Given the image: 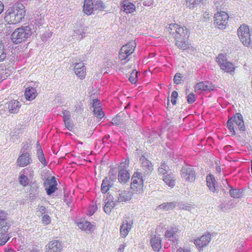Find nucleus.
<instances>
[{"label": "nucleus", "mask_w": 252, "mask_h": 252, "mask_svg": "<svg viewBox=\"0 0 252 252\" xmlns=\"http://www.w3.org/2000/svg\"><path fill=\"white\" fill-rule=\"evenodd\" d=\"M86 29L84 27H80L73 31L72 37L77 40H80L85 37Z\"/></svg>", "instance_id": "obj_27"}, {"label": "nucleus", "mask_w": 252, "mask_h": 252, "mask_svg": "<svg viewBox=\"0 0 252 252\" xmlns=\"http://www.w3.org/2000/svg\"><path fill=\"white\" fill-rule=\"evenodd\" d=\"M164 183L171 188L175 186V176L173 174L164 175L163 178Z\"/></svg>", "instance_id": "obj_34"}, {"label": "nucleus", "mask_w": 252, "mask_h": 252, "mask_svg": "<svg viewBox=\"0 0 252 252\" xmlns=\"http://www.w3.org/2000/svg\"><path fill=\"white\" fill-rule=\"evenodd\" d=\"M116 179V176L113 175L112 177H106L102 181L101 186V191L103 193H105L109 190L112 183V182Z\"/></svg>", "instance_id": "obj_21"}, {"label": "nucleus", "mask_w": 252, "mask_h": 252, "mask_svg": "<svg viewBox=\"0 0 252 252\" xmlns=\"http://www.w3.org/2000/svg\"><path fill=\"white\" fill-rule=\"evenodd\" d=\"M207 185L209 189L213 192H215L217 189L215 185L216 180L214 176L212 175H209L206 177Z\"/></svg>", "instance_id": "obj_33"}, {"label": "nucleus", "mask_w": 252, "mask_h": 252, "mask_svg": "<svg viewBox=\"0 0 252 252\" xmlns=\"http://www.w3.org/2000/svg\"><path fill=\"white\" fill-rule=\"evenodd\" d=\"M42 23L39 22L38 19L32 21L28 25L22 26L16 29L11 34V40L15 44H19L26 41L29 38L33 32H36L37 28H39Z\"/></svg>", "instance_id": "obj_1"}, {"label": "nucleus", "mask_w": 252, "mask_h": 252, "mask_svg": "<svg viewBox=\"0 0 252 252\" xmlns=\"http://www.w3.org/2000/svg\"><path fill=\"white\" fill-rule=\"evenodd\" d=\"M227 126L232 135H235L236 133V130L237 129L240 131H244L245 130L242 116L239 113H236L229 119L227 122Z\"/></svg>", "instance_id": "obj_3"}, {"label": "nucleus", "mask_w": 252, "mask_h": 252, "mask_svg": "<svg viewBox=\"0 0 252 252\" xmlns=\"http://www.w3.org/2000/svg\"><path fill=\"white\" fill-rule=\"evenodd\" d=\"M121 10L126 14L132 13L136 10L135 5L128 0H124L120 3Z\"/></svg>", "instance_id": "obj_18"}, {"label": "nucleus", "mask_w": 252, "mask_h": 252, "mask_svg": "<svg viewBox=\"0 0 252 252\" xmlns=\"http://www.w3.org/2000/svg\"><path fill=\"white\" fill-rule=\"evenodd\" d=\"M74 72L80 79L86 76V68L83 63H76L74 66Z\"/></svg>", "instance_id": "obj_23"}, {"label": "nucleus", "mask_w": 252, "mask_h": 252, "mask_svg": "<svg viewBox=\"0 0 252 252\" xmlns=\"http://www.w3.org/2000/svg\"><path fill=\"white\" fill-rule=\"evenodd\" d=\"M19 182L21 185L25 187L29 184V179L25 175H21L19 178Z\"/></svg>", "instance_id": "obj_45"}, {"label": "nucleus", "mask_w": 252, "mask_h": 252, "mask_svg": "<svg viewBox=\"0 0 252 252\" xmlns=\"http://www.w3.org/2000/svg\"><path fill=\"white\" fill-rule=\"evenodd\" d=\"M52 35V32H46L41 35V39L43 41H46L50 39Z\"/></svg>", "instance_id": "obj_48"}, {"label": "nucleus", "mask_w": 252, "mask_h": 252, "mask_svg": "<svg viewBox=\"0 0 252 252\" xmlns=\"http://www.w3.org/2000/svg\"><path fill=\"white\" fill-rule=\"evenodd\" d=\"M94 9L102 10L104 8L103 3L100 0H97L94 3Z\"/></svg>", "instance_id": "obj_47"}, {"label": "nucleus", "mask_w": 252, "mask_h": 252, "mask_svg": "<svg viewBox=\"0 0 252 252\" xmlns=\"http://www.w3.org/2000/svg\"><path fill=\"white\" fill-rule=\"evenodd\" d=\"M202 0H187V6L190 9L197 6Z\"/></svg>", "instance_id": "obj_40"}, {"label": "nucleus", "mask_w": 252, "mask_h": 252, "mask_svg": "<svg viewBox=\"0 0 252 252\" xmlns=\"http://www.w3.org/2000/svg\"><path fill=\"white\" fill-rule=\"evenodd\" d=\"M140 161L141 167L145 175L148 174L153 171V167L151 162L145 158L144 156L141 157Z\"/></svg>", "instance_id": "obj_16"}, {"label": "nucleus", "mask_w": 252, "mask_h": 252, "mask_svg": "<svg viewBox=\"0 0 252 252\" xmlns=\"http://www.w3.org/2000/svg\"><path fill=\"white\" fill-rule=\"evenodd\" d=\"M0 246H3L8 241L9 237L8 236L7 232L0 233Z\"/></svg>", "instance_id": "obj_42"}, {"label": "nucleus", "mask_w": 252, "mask_h": 252, "mask_svg": "<svg viewBox=\"0 0 252 252\" xmlns=\"http://www.w3.org/2000/svg\"><path fill=\"white\" fill-rule=\"evenodd\" d=\"M175 206L176 204L174 202L164 203L158 205L157 207V209H161L163 211H169L173 210L175 207Z\"/></svg>", "instance_id": "obj_37"}, {"label": "nucleus", "mask_w": 252, "mask_h": 252, "mask_svg": "<svg viewBox=\"0 0 252 252\" xmlns=\"http://www.w3.org/2000/svg\"><path fill=\"white\" fill-rule=\"evenodd\" d=\"M230 194L232 197L238 198L242 196V191L240 189H231L230 190Z\"/></svg>", "instance_id": "obj_39"}, {"label": "nucleus", "mask_w": 252, "mask_h": 252, "mask_svg": "<svg viewBox=\"0 0 252 252\" xmlns=\"http://www.w3.org/2000/svg\"><path fill=\"white\" fill-rule=\"evenodd\" d=\"M135 47L136 43L133 40L123 46L119 53V59L121 61L126 60L134 52Z\"/></svg>", "instance_id": "obj_10"}, {"label": "nucleus", "mask_w": 252, "mask_h": 252, "mask_svg": "<svg viewBox=\"0 0 252 252\" xmlns=\"http://www.w3.org/2000/svg\"><path fill=\"white\" fill-rule=\"evenodd\" d=\"M25 14L26 10L23 4L14 5L6 10L4 20L9 24H17L22 21Z\"/></svg>", "instance_id": "obj_2"}, {"label": "nucleus", "mask_w": 252, "mask_h": 252, "mask_svg": "<svg viewBox=\"0 0 252 252\" xmlns=\"http://www.w3.org/2000/svg\"><path fill=\"white\" fill-rule=\"evenodd\" d=\"M177 252H191L189 250H187L186 251H185L184 250H183L182 248H179L177 250Z\"/></svg>", "instance_id": "obj_64"}, {"label": "nucleus", "mask_w": 252, "mask_h": 252, "mask_svg": "<svg viewBox=\"0 0 252 252\" xmlns=\"http://www.w3.org/2000/svg\"><path fill=\"white\" fill-rule=\"evenodd\" d=\"M46 252H61L63 249V246L59 241L53 240L46 246Z\"/></svg>", "instance_id": "obj_15"}, {"label": "nucleus", "mask_w": 252, "mask_h": 252, "mask_svg": "<svg viewBox=\"0 0 252 252\" xmlns=\"http://www.w3.org/2000/svg\"><path fill=\"white\" fill-rule=\"evenodd\" d=\"M211 240V235L209 234L202 235L201 237L194 241V244L199 249L206 246Z\"/></svg>", "instance_id": "obj_19"}, {"label": "nucleus", "mask_w": 252, "mask_h": 252, "mask_svg": "<svg viewBox=\"0 0 252 252\" xmlns=\"http://www.w3.org/2000/svg\"><path fill=\"white\" fill-rule=\"evenodd\" d=\"M65 126L69 131H72L73 129V124L71 120L63 121Z\"/></svg>", "instance_id": "obj_50"}, {"label": "nucleus", "mask_w": 252, "mask_h": 252, "mask_svg": "<svg viewBox=\"0 0 252 252\" xmlns=\"http://www.w3.org/2000/svg\"><path fill=\"white\" fill-rule=\"evenodd\" d=\"M8 57V54L2 40L0 39V63L3 62Z\"/></svg>", "instance_id": "obj_35"}, {"label": "nucleus", "mask_w": 252, "mask_h": 252, "mask_svg": "<svg viewBox=\"0 0 252 252\" xmlns=\"http://www.w3.org/2000/svg\"><path fill=\"white\" fill-rule=\"evenodd\" d=\"M130 178L129 173L126 169L123 168L119 169L118 180L121 183H125L128 181Z\"/></svg>", "instance_id": "obj_28"}, {"label": "nucleus", "mask_w": 252, "mask_h": 252, "mask_svg": "<svg viewBox=\"0 0 252 252\" xmlns=\"http://www.w3.org/2000/svg\"><path fill=\"white\" fill-rule=\"evenodd\" d=\"M132 222L131 221L125 220L123 221L120 227V234L122 237H126L132 227Z\"/></svg>", "instance_id": "obj_24"}, {"label": "nucleus", "mask_w": 252, "mask_h": 252, "mask_svg": "<svg viewBox=\"0 0 252 252\" xmlns=\"http://www.w3.org/2000/svg\"><path fill=\"white\" fill-rule=\"evenodd\" d=\"M229 18L228 14L224 12H218L215 14L214 21L219 29H225Z\"/></svg>", "instance_id": "obj_11"}, {"label": "nucleus", "mask_w": 252, "mask_h": 252, "mask_svg": "<svg viewBox=\"0 0 252 252\" xmlns=\"http://www.w3.org/2000/svg\"><path fill=\"white\" fill-rule=\"evenodd\" d=\"M183 77V76L179 73H176L174 77V82L176 84H180L181 83L182 78Z\"/></svg>", "instance_id": "obj_51"}, {"label": "nucleus", "mask_w": 252, "mask_h": 252, "mask_svg": "<svg viewBox=\"0 0 252 252\" xmlns=\"http://www.w3.org/2000/svg\"><path fill=\"white\" fill-rule=\"evenodd\" d=\"M166 30L173 35L174 38L185 37L189 36L188 29L185 26H181L176 23H171L166 27Z\"/></svg>", "instance_id": "obj_4"}, {"label": "nucleus", "mask_w": 252, "mask_h": 252, "mask_svg": "<svg viewBox=\"0 0 252 252\" xmlns=\"http://www.w3.org/2000/svg\"><path fill=\"white\" fill-rule=\"evenodd\" d=\"M21 105L19 101L17 100L10 101L8 105V109L10 113H17L20 108Z\"/></svg>", "instance_id": "obj_29"}, {"label": "nucleus", "mask_w": 252, "mask_h": 252, "mask_svg": "<svg viewBox=\"0 0 252 252\" xmlns=\"http://www.w3.org/2000/svg\"><path fill=\"white\" fill-rule=\"evenodd\" d=\"M125 247H126V245L125 244H122L120 246L118 251L119 252H124Z\"/></svg>", "instance_id": "obj_60"}, {"label": "nucleus", "mask_w": 252, "mask_h": 252, "mask_svg": "<svg viewBox=\"0 0 252 252\" xmlns=\"http://www.w3.org/2000/svg\"><path fill=\"white\" fill-rule=\"evenodd\" d=\"M187 98L188 102L190 104L193 103L195 100V96L193 93H190Z\"/></svg>", "instance_id": "obj_54"}, {"label": "nucleus", "mask_w": 252, "mask_h": 252, "mask_svg": "<svg viewBox=\"0 0 252 252\" xmlns=\"http://www.w3.org/2000/svg\"><path fill=\"white\" fill-rule=\"evenodd\" d=\"M78 226L82 230L92 232L94 230V225L90 222L82 220L78 223Z\"/></svg>", "instance_id": "obj_32"}, {"label": "nucleus", "mask_w": 252, "mask_h": 252, "mask_svg": "<svg viewBox=\"0 0 252 252\" xmlns=\"http://www.w3.org/2000/svg\"><path fill=\"white\" fill-rule=\"evenodd\" d=\"M15 139H16L17 140L18 139L17 136L16 135L15 136L14 135H13L11 136V137L10 138V140L12 142H16Z\"/></svg>", "instance_id": "obj_63"}, {"label": "nucleus", "mask_w": 252, "mask_h": 252, "mask_svg": "<svg viewBox=\"0 0 252 252\" xmlns=\"http://www.w3.org/2000/svg\"><path fill=\"white\" fill-rule=\"evenodd\" d=\"M25 152V150H24L23 153L19 157L17 160L18 165L21 167H25L28 165L32 161L30 154Z\"/></svg>", "instance_id": "obj_14"}, {"label": "nucleus", "mask_w": 252, "mask_h": 252, "mask_svg": "<svg viewBox=\"0 0 252 252\" xmlns=\"http://www.w3.org/2000/svg\"><path fill=\"white\" fill-rule=\"evenodd\" d=\"M168 169V167H167V166L165 164V163H162L161 164L160 167L158 168V171L160 174L164 175L167 171Z\"/></svg>", "instance_id": "obj_46"}, {"label": "nucleus", "mask_w": 252, "mask_h": 252, "mask_svg": "<svg viewBox=\"0 0 252 252\" xmlns=\"http://www.w3.org/2000/svg\"><path fill=\"white\" fill-rule=\"evenodd\" d=\"M62 114L63 115V121L69 120H71V115L69 111L64 110L62 112Z\"/></svg>", "instance_id": "obj_53"}, {"label": "nucleus", "mask_w": 252, "mask_h": 252, "mask_svg": "<svg viewBox=\"0 0 252 252\" xmlns=\"http://www.w3.org/2000/svg\"><path fill=\"white\" fill-rule=\"evenodd\" d=\"M44 186L47 194L51 195L57 189V182L56 178L52 177L50 179H46L44 183Z\"/></svg>", "instance_id": "obj_12"}, {"label": "nucleus", "mask_w": 252, "mask_h": 252, "mask_svg": "<svg viewBox=\"0 0 252 252\" xmlns=\"http://www.w3.org/2000/svg\"><path fill=\"white\" fill-rule=\"evenodd\" d=\"M215 87L212 84L208 81L200 82L198 83L194 87L196 92L198 91H213Z\"/></svg>", "instance_id": "obj_20"}, {"label": "nucleus", "mask_w": 252, "mask_h": 252, "mask_svg": "<svg viewBox=\"0 0 252 252\" xmlns=\"http://www.w3.org/2000/svg\"><path fill=\"white\" fill-rule=\"evenodd\" d=\"M189 36H186L185 37H178L175 39V45L179 49L182 50H186L189 48L190 46V43L189 40Z\"/></svg>", "instance_id": "obj_17"}, {"label": "nucleus", "mask_w": 252, "mask_h": 252, "mask_svg": "<svg viewBox=\"0 0 252 252\" xmlns=\"http://www.w3.org/2000/svg\"><path fill=\"white\" fill-rule=\"evenodd\" d=\"M143 179L141 174L138 172H135L131 178V189L134 192H140L143 187Z\"/></svg>", "instance_id": "obj_6"}, {"label": "nucleus", "mask_w": 252, "mask_h": 252, "mask_svg": "<svg viewBox=\"0 0 252 252\" xmlns=\"http://www.w3.org/2000/svg\"><path fill=\"white\" fill-rule=\"evenodd\" d=\"M38 211L42 214H44L46 213V208L43 206H38Z\"/></svg>", "instance_id": "obj_58"}, {"label": "nucleus", "mask_w": 252, "mask_h": 252, "mask_svg": "<svg viewBox=\"0 0 252 252\" xmlns=\"http://www.w3.org/2000/svg\"><path fill=\"white\" fill-rule=\"evenodd\" d=\"M93 112L94 116L98 119H101L104 116V114L101 107H95V108L94 109Z\"/></svg>", "instance_id": "obj_41"}, {"label": "nucleus", "mask_w": 252, "mask_h": 252, "mask_svg": "<svg viewBox=\"0 0 252 252\" xmlns=\"http://www.w3.org/2000/svg\"><path fill=\"white\" fill-rule=\"evenodd\" d=\"M129 164V160L128 159H126L125 162H122L121 165L119 166V169L122 168H123L124 169H126V167L128 166Z\"/></svg>", "instance_id": "obj_56"}, {"label": "nucleus", "mask_w": 252, "mask_h": 252, "mask_svg": "<svg viewBox=\"0 0 252 252\" xmlns=\"http://www.w3.org/2000/svg\"><path fill=\"white\" fill-rule=\"evenodd\" d=\"M182 178L188 182H193L195 180V171L192 166L186 165L181 170Z\"/></svg>", "instance_id": "obj_9"}, {"label": "nucleus", "mask_w": 252, "mask_h": 252, "mask_svg": "<svg viewBox=\"0 0 252 252\" xmlns=\"http://www.w3.org/2000/svg\"><path fill=\"white\" fill-rule=\"evenodd\" d=\"M37 155L38 160L44 165L46 166L47 164V162L45 159L44 154L41 148L40 147L37 149Z\"/></svg>", "instance_id": "obj_38"}, {"label": "nucleus", "mask_w": 252, "mask_h": 252, "mask_svg": "<svg viewBox=\"0 0 252 252\" xmlns=\"http://www.w3.org/2000/svg\"><path fill=\"white\" fill-rule=\"evenodd\" d=\"M238 36L243 44L246 46H249L251 44V35L249 27L245 25H242L238 30Z\"/></svg>", "instance_id": "obj_8"}, {"label": "nucleus", "mask_w": 252, "mask_h": 252, "mask_svg": "<svg viewBox=\"0 0 252 252\" xmlns=\"http://www.w3.org/2000/svg\"><path fill=\"white\" fill-rule=\"evenodd\" d=\"M37 94V91L33 87H29L25 90V97L26 99L29 100H31L35 98Z\"/></svg>", "instance_id": "obj_30"}, {"label": "nucleus", "mask_w": 252, "mask_h": 252, "mask_svg": "<svg viewBox=\"0 0 252 252\" xmlns=\"http://www.w3.org/2000/svg\"><path fill=\"white\" fill-rule=\"evenodd\" d=\"M237 202L234 199H230L226 203H222L220 205L221 209L224 211H227L235 207Z\"/></svg>", "instance_id": "obj_36"}, {"label": "nucleus", "mask_w": 252, "mask_h": 252, "mask_svg": "<svg viewBox=\"0 0 252 252\" xmlns=\"http://www.w3.org/2000/svg\"><path fill=\"white\" fill-rule=\"evenodd\" d=\"M7 213L0 209V234L7 232L9 225L6 221Z\"/></svg>", "instance_id": "obj_13"}, {"label": "nucleus", "mask_w": 252, "mask_h": 252, "mask_svg": "<svg viewBox=\"0 0 252 252\" xmlns=\"http://www.w3.org/2000/svg\"><path fill=\"white\" fill-rule=\"evenodd\" d=\"M111 195H110L105 200V205L104 206V211L106 214H110L113 208L115 207L116 205V202L114 199L111 198Z\"/></svg>", "instance_id": "obj_26"}, {"label": "nucleus", "mask_w": 252, "mask_h": 252, "mask_svg": "<svg viewBox=\"0 0 252 252\" xmlns=\"http://www.w3.org/2000/svg\"><path fill=\"white\" fill-rule=\"evenodd\" d=\"M137 74L138 72L135 70L132 71L129 77V81L135 84L137 81Z\"/></svg>", "instance_id": "obj_43"}, {"label": "nucleus", "mask_w": 252, "mask_h": 252, "mask_svg": "<svg viewBox=\"0 0 252 252\" xmlns=\"http://www.w3.org/2000/svg\"><path fill=\"white\" fill-rule=\"evenodd\" d=\"M112 123L115 126L121 125L123 123V119H121L120 115H117L112 120Z\"/></svg>", "instance_id": "obj_44"}, {"label": "nucleus", "mask_w": 252, "mask_h": 252, "mask_svg": "<svg viewBox=\"0 0 252 252\" xmlns=\"http://www.w3.org/2000/svg\"><path fill=\"white\" fill-rule=\"evenodd\" d=\"M216 62L220 69L227 73H232L234 72L235 66L234 64L227 61L225 55L220 53L216 58Z\"/></svg>", "instance_id": "obj_5"}, {"label": "nucleus", "mask_w": 252, "mask_h": 252, "mask_svg": "<svg viewBox=\"0 0 252 252\" xmlns=\"http://www.w3.org/2000/svg\"><path fill=\"white\" fill-rule=\"evenodd\" d=\"M111 195V198L115 200L116 203H123L132 198V193L129 191L119 190Z\"/></svg>", "instance_id": "obj_7"}, {"label": "nucleus", "mask_w": 252, "mask_h": 252, "mask_svg": "<svg viewBox=\"0 0 252 252\" xmlns=\"http://www.w3.org/2000/svg\"><path fill=\"white\" fill-rule=\"evenodd\" d=\"M74 111L77 113H81L82 111V108L79 105L77 106H76V109H75Z\"/></svg>", "instance_id": "obj_61"}, {"label": "nucleus", "mask_w": 252, "mask_h": 252, "mask_svg": "<svg viewBox=\"0 0 252 252\" xmlns=\"http://www.w3.org/2000/svg\"><path fill=\"white\" fill-rule=\"evenodd\" d=\"M151 246L155 251L158 252L161 248V239L159 235H154L150 241Z\"/></svg>", "instance_id": "obj_25"}, {"label": "nucleus", "mask_w": 252, "mask_h": 252, "mask_svg": "<svg viewBox=\"0 0 252 252\" xmlns=\"http://www.w3.org/2000/svg\"><path fill=\"white\" fill-rule=\"evenodd\" d=\"M178 94L176 91H174L171 94V101L172 104L175 105L176 104V99L178 97Z\"/></svg>", "instance_id": "obj_52"}, {"label": "nucleus", "mask_w": 252, "mask_h": 252, "mask_svg": "<svg viewBox=\"0 0 252 252\" xmlns=\"http://www.w3.org/2000/svg\"><path fill=\"white\" fill-rule=\"evenodd\" d=\"M100 101L97 99H94L93 100V107L94 108L95 107H101L100 105Z\"/></svg>", "instance_id": "obj_57"}, {"label": "nucleus", "mask_w": 252, "mask_h": 252, "mask_svg": "<svg viewBox=\"0 0 252 252\" xmlns=\"http://www.w3.org/2000/svg\"><path fill=\"white\" fill-rule=\"evenodd\" d=\"M97 206L96 204H93L90 206L89 209L88 211V215L91 216H92L97 210Z\"/></svg>", "instance_id": "obj_49"}, {"label": "nucleus", "mask_w": 252, "mask_h": 252, "mask_svg": "<svg viewBox=\"0 0 252 252\" xmlns=\"http://www.w3.org/2000/svg\"><path fill=\"white\" fill-rule=\"evenodd\" d=\"M94 9V5L92 0H84L83 11L88 15H91Z\"/></svg>", "instance_id": "obj_31"}, {"label": "nucleus", "mask_w": 252, "mask_h": 252, "mask_svg": "<svg viewBox=\"0 0 252 252\" xmlns=\"http://www.w3.org/2000/svg\"><path fill=\"white\" fill-rule=\"evenodd\" d=\"M179 230L176 227H170L167 229L165 233V237L170 241L175 242L178 239Z\"/></svg>", "instance_id": "obj_22"}, {"label": "nucleus", "mask_w": 252, "mask_h": 252, "mask_svg": "<svg viewBox=\"0 0 252 252\" xmlns=\"http://www.w3.org/2000/svg\"><path fill=\"white\" fill-rule=\"evenodd\" d=\"M4 9V4L2 1L0 0V14L3 12Z\"/></svg>", "instance_id": "obj_62"}, {"label": "nucleus", "mask_w": 252, "mask_h": 252, "mask_svg": "<svg viewBox=\"0 0 252 252\" xmlns=\"http://www.w3.org/2000/svg\"><path fill=\"white\" fill-rule=\"evenodd\" d=\"M42 221L46 224H48L50 222V217L47 215H45L42 217Z\"/></svg>", "instance_id": "obj_55"}, {"label": "nucleus", "mask_w": 252, "mask_h": 252, "mask_svg": "<svg viewBox=\"0 0 252 252\" xmlns=\"http://www.w3.org/2000/svg\"><path fill=\"white\" fill-rule=\"evenodd\" d=\"M192 208V207L190 206L186 205V206L183 207L182 209L185 210H188L189 211H191Z\"/></svg>", "instance_id": "obj_59"}]
</instances>
